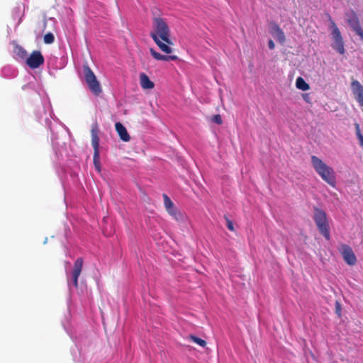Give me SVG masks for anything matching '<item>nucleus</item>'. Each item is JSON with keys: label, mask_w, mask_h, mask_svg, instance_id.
<instances>
[{"label": "nucleus", "mask_w": 363, "mask_h": 363, "mask_svg": "<svg viewBox=\"0 0 363 363\" xmlns=\"http://www.w3.org/2000/svg\"><path fill=\"white\" fill-rule=\"evenodd\" d=\"M14 53L21 59H25L27 57L26 50L21 45H16L13 49Z\"/></svg>", "instance_id": "obj_18"}, {"label": "nucleus", "mask_w": 363, "mask_h": 363, "mask_svg": "<svg viewBox=\"0 0 363 363\" xmlns=\"http://www.w3.org/2000/svg\"><path fill=\"white\" fill-rule=\"evenodd\" d=\"M150 52L152 56L157 60L170 61L177 60L178 59V57L177 55H164L157 52L152 48L150 49Z\"/></svg>", "instance_id": "obj_15"}, {"label": "nucleus", "mask_w": 363, "mask_h": 363, "mask_svg": "<svg viewBox=\"0 0 363 363\" xmlns=\"http://www.w3.org/2000/svg\"><path fill=\"white\" fill-rule=\"evenodd\" d=\"M351 89L355 100L363 107V85L359 81L352 79Z\"/></svg>", "instance_id": "obj_10"}, {"label": "nucleus", "mask_w": 363, "mask_h": 363, "mask_svg": "<svg viewBox=\"0 0 363 363\" xmlns=\"http://www.w3.org/2000/svg\"><path fill=\"white\" fill-rule=\"evenodd\" d=\"M83 263V259L82 257H79L76 259L74 264V268L72 271L71 275L72 283L75 288L78 287V278L82 273Z\"/></svg>", "instance_id": "obj_11"}, {"label": "nucleus", "mask_w": 363, "mask_h": 363, "mask_svg": "<svg viewBox=\"0 0 363 363\" xmlns=\"http://www.w3.org/2000/svg\"><path fill=\"white\" fill-rule=\"evenodd\" d=\"M91 145L94 149L93 162L96 171L100 173L101 171L99 153V128L96 124L93 125L91 130Z\"/></svg>", "instance_id": "obj_4"}, {"label": "nucleus", "mask_w": 363, "mask_h": 363, "mask_svg": "<svg viewBox=\"0 0 363 363\" xmlns=\"http://www.w3.org/2000/svg\"><path fill=\"white\" fill-rule=\"evenodd\" d=\"M140 84L143 89H152L154 88V83L152 82L145 73L140 74Z\"/></svg>", "instance_id": "obj_13"}, {"label": "nucleus", "mask_w": 363, "mask_h": 363, "mask_svg": "<svg viewBox=\"0 0 363 363\" xmlns=\"http://www.w3.org/2000/svg\"><path fill=\"white\" fill-rule=\"evenodd\" d=\"M355 128H356V133H357V138L360 141L361 145L363 146V135H362V133L360 132L359 125L356 123Z\"/></svg>", "instance_id": "obj_23"}, {"label": "nucleus", "mask_w": 363, "mask_h": 363, "mask_svg": "<svg viewBox=\"0 0 363 363\" xmlns=\"http://www.w3.org/2000/svg\"><path fill=\"white\" fill-rule=\"evenodd\" d=\"M84 74L86 83L90 91L95 96H99L102 92V89L96 75L87 64L84 65Z\"/></svg>", "instance_id": "obj_3"}, {"label": "nucleus", "mask_w": 363, "mask_h": 363, "mask_svg": "<svg viewBox=\"0 0 363 363\" xmlns=\"http://www.w3.org/2000/svg\"><path fill=\"white\" fill-rule=\"evenodd\" d=\"M314 220L320 233L327 240H329L330 233L328 229V222L327 220L326 213L319 208H315Z\"/></svg>", "instance_id": "obj_5"}, {"label": "nucleus", "mask_w": 363, "mask_h": 363, "mask_svg": "<svg viewBox=\"0 0 363 363\" xmlns=\"http://www.w3.org/2000/svg\"><path fill=\"white\" fill-rule=\"evenodd\" d=\"M272 35L275 39H277L280 43H284V33L278 28L274 27L272 30Z\"/></svg>", "instance_id": "obj_17"}, {"label": "nucleus", "mask_w": 363, "mask_h": 363, "mask_svg": "<svg viewBox=\"0 0 363 363\" xmlns=\"http://www.w3.org/2000/svg\"><path fill=\"white\" fill-rule=\"evenodd\" d=\"M296 86L298 89L302 91H307L309 89V85L305 82L302 77H298L296 82Z\"/></svg>", "instance_id": "obj_19"}, {"label": "nucleus", "mask_w": 363, "mask_h": 363, "mask_svg": "<svg viewBox=\"0 0 363 363\" xmlns=\"http://www.w3.org/2000/svg\"><path fill=\"white\" fill-rule=\"evenodd\" d=\"M116 130L120 136V138L125 142H128L130 140V137L125 128V126L121 123L120 122H118L115 125Z\"/></svg>", "instance_id": "obj_12"}, {"label": "nucleus", "mask_w": 363, "mask_h": 363, "mask_svg": "<svg viewBox=\"0 0 363 363\" xmlns=\"http://www.w3.org/2000/svg\"><path fill=\"white\" fill-rule=\"evenodd\" d=\"M212 121L213 122H215L216 123H217V124H221L222 122H223L221 116L219 114L213 116V118H212Z\"/></svg>", "instance_id": "obj_25"}, {"label": "nucleus", "mask_w": 363, "mask_h": 363, "mask_svg": "<svg viewBox=\"0 0 363 363\" xmlns=\"http://www.w3.org/2000/svg\"><path fill=\"white\" fill-rule=\"evenodd\" d=\"M225 221H226V225H227V228H228L229 230L230 231H234L235 229H234V225H233V223L232 220H230L227 216H225Z\"/></svg>", "instance_id": "obj_24"}, {"label": "nucleus", "mask_w": 363, "mask_h": 363, "mask_svg": "<svg viewBox=\"0 0 363 363\" xmlns=\"http://www.w3.org/2000/svg\"><path fill=\"white\" fill-rule=\"evenodd\" d=\"M150 52L152 56L157 60L170 61L177 60L178 59V57L177 55H164L157 52L152 48L150 49Z\"/></svg>", "instance_id": "obj_14"}, {"label": "nucleus", "mask_w": 363, "mask_h": 363, "mask_svg": "<svg viewBox=\"0 0 363 363\" xmlns=\"http://www.w3.org/2000/svg\"><path fill=\"white\" fill-rule=\"evenodd\" d=\"M44 62V57L39 50L32 52L30 55L26 59V64L31 69L39 67Z\"/></svg>", "instance_id": "obj_8"}, {"label": "nucleus", "mask_w": 363, "mask_h": 363, "mask_svg": "<svg viewBox=\"0 0 363 363\" xmlns=\"http://www.w3.org/2000/svg\"><path fill=\"white\" fill-rule=\"evenodd\" d=\"M163 199H164V205L165 206L167 211L169 213L170 212L174 211L175 208L174 207V203L168 197V196L167 194H164Z\"/></svg>", "instance_id": "obj_16"}, {"label": "nucleus", "mask_w": 363, "mask_h": 363, "mask_svg": "<svg viewBox=\"0 0 363 363\" xmlns=\"http://www.w3.org/2000/svg\"><path fill=\"white\" fill-rule=\"evenodd\" d=\"M268 46L269 48L272 50L274 48V43L272 40H269L268 42Z\"/></svg>", "instance_id": "obj_26"}, {"label": "nucleus", "mask_w": 363, "mask_h": 363, "mask_svg": "<svg viewBox=\"0 0 363 363\" xmlns=\"http://www.w3.org/2000/svg\"><path fill=\"white\" fill-rule=\"evenodd\" d=\"M311 164L318 174L328 184L334 186L335 184V172L332 167L326 164L321 159L313 155Z\"/></svg>", "instance_id": "obj_2"}, {"label": "nucleus", "mask_w": 363, "mask_h": 363, "mask_svg": "<svg viewBox=\"0 0 363 363\" xmlns=\"http://www.w3.org/2000/svg\"><path fill=\"white\" fill-rule=\"evenodd\" d=\"M346 16V20L350 27L359 36L360 39L363 40V29L361 27L357 13L351 11L347 13Z\"/></svg>", "instance_id": "obj_7"}, {"label": "nucleus", "mask_w": 363, "mask_h": 363, "mask_svg": "<svg viewBox=\"0 0 363 363\" xmlns=\"http://www.w3.org/2000/svg\"><path fill=\"white\" fill-rule=\"evenodd\" d=\"M330 28L333 40L332 47L340 54L345 53L344 42L340 31L334 22L330 23Z\"/></svg>", "instance_id": "obj_6"}, {"label": "nucleus", "mask_w": 363, "mask_h": 363, "mask_svg": "<svg viewBox=\"0 0 363 363\" xmlns=\"http://www.w3.org/2000/svg\"><path fill=\"white\" fill-rule=\"evenodd\" d=\"M44 43L46 44H52L55 41V36L52 33H48L44 35Z\"/></svg>", "instance_id": "obj_22"}, {"label": "nucleus", "mask_w": 363, "mask_h": 363, "mask_svg": "<svg viewBox=\"0 0 363 363\" xmlns=\"http://www.w3.org/2000/svg\"><path fill=\"white\" fill-rule=\"evenodd\" d=\"M153 30L150 35L159 48L164 53L170 54L173 52L171 45L173 42L170 39V30L166 21L160 17H155L152 20Z\"/></svg>", "instance_id": "obj_1"}, {"label": "nucleus", "mask_w": 363, "mask_h": 363, "mask_svg": "<svg viewBox=\"0 0 363 363\" xmlns=\"http://www.w3.org/2000/svg\"><path fill=\"white\" fill-rule=\"evenodd\" d=\"M339 250L344 260L350 265H354L357 262V258L352 248L347 245H341Z\"/></svg>", "instance_id": "obj_9"}, {"label": "nucleus", "mask_w": 363, "mask_h": 363, "mask_svg": "<svg viewBox=\"0 0 363 363\" xmlns=\"http://www.w3.org/2000/svg\"><path fill=\"white\" fill-rule=\"evenodd\" d=\"M336 310L337 313L340 311V305L338 302L336 303Z\"/></svg>", "instance_id": "obj_27"}, {"label": "nucleus", "mask_w": 363, "mask_h": 363, "mask_svg": "<svg viewBox=\"0 0 363 363\" xmlns=\"http://www.w3.org/2000/svg\"><path fill=\"white\" fill-rule=\"evenodd\" d=\"M169 214L171 215L172 216H173L174 218V219L179 222L184 221V220L186 218V216L184 213H182V212L178 211L177 209L170 212Z\"/></svg>", "instance_id": "obj_20"}, {"label": "nucleus", "mask_w": 363, "mask_h": 363, "mask_svg": "<svg viewBox=\"0 0 363 363\" xmlns=\"http://www.w3.org/2000/svg\"><path fill=\"white\" fill-rule=\"evenodd\" d=\"M189 339L194 343L200 345L201 347H204L206 345V342L204 340L199 338L195 335H190Z\"/></svg>", "instance_id": "obj_21"}]
</instances>
